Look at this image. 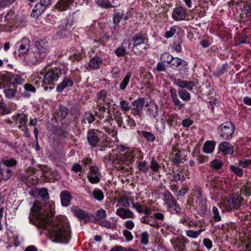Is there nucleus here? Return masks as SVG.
<instances>
[{"label": "nucleus", "instance_id": "f257e3e1", "mask_svg": "<svg viewBox=\"0 0 251 251\" xmlns=\"http://www.w3.org/2000/svg\"><path fill=\"white\" fill-rule=\"evenodd\" d=\"M29 220L35 226L47 230L50 240L57 243L68 244L71 239V229L65 218L52 219L55 210L54 202L50 201L42 207L36 201L30 209Z\"/></svg>", "mask_w": 251, "mask_h": 251}, {"label": "nucleus", "instance_id": "f03ea898", "mask_svg": "<svg viewBox=\"0 0 251 251\" xmlns=\"http://www.w3.org/2000/svg\"><path fill=\"white\" fill-rule=\"evenodd\" d=\"M116 153L110 155V159L113 162L119 164V167L124 168V164L128 165L133 163L136 159L143 158V153L137 148H126L123 145H118L115 148Z\"/></svg>", "mask_w": 251, "mask_h": 251}, {"label": "nucleus", "instance_id": "7ed1b4c3", "mask_svg": "<svg viewBox=\"0 0 251 251\" xmlns=\"http://www.w3.org/2000/svg\"><path fill=\"white\" fill-rule=\"evenodd\" d=\"M178 115L173 112L164 111L160 121H157L156 129L159 132H162L165 127V123L172 127H175L177 126V120Z\"/></svg>", "mask_w": 251, "mask_h": 251}, {"label": "nucleus", "instance_id": "20e7f679", "mask_svg": "<svg viewBox=\"0 0 251 251\" xmlns=\"http://www.w3.org/2000/svg\"><path fill=\"white\" fill-rule=\"evenodd\" d=\"M17 164L14 158L4 159L0 162V178L7 180L13 174L12 167Z\"/></svg>", "mask_w": 251, "mask_h": 251}, {"label": "nucleus", "instance_id": "39448f33", "mask_svg": "<svg viewBox=\"0 0 251 251\" xmlns=\"http://www.w3.org/2000/svg\"><path fill=\"white\" fill-rule=\"evenodd\" d=\"M218 130L221 137L225 140H229L234 131V126L231 122H226L221 125Z\"/></svg>", "mask_w": 251, "mask_h": 251}, {"label": "nucleus", "instance_id": "423d86ee", "mask_svg": "<svg viewBox=\"0 0 251 251\" xmlns=\"http://www.w3.org/2000/svg\"><path fill=\"white\" fill-rule=\"evenodd\" d=\"M242 199L238 194H234L228 200L223 202V206L226 211L232 208L237 209L241 205Z\"/></svg>", "mask_w": 251, "mask_h": 251}, {"label": "nucleus", "instance_id": "0eeeda50", "mask_svg": "<svg viewBox=\"0 0 251 251\" xmlns=\"http://www.w3.org/2000/svg\"><path fill=\"white\" fill-rule=\"evenodd\" d=\"M30 47V41L28 39L24 37L18 42L15 45V53L19 56L26 54Z\"/></svg>", "mask_w": 251, "mask_h": 251}, {"label": "nucleus", "instance_id": "6e6552de", "mask_svg": "<svg viewBox=\"0 0 251 251\" xmlns=\"http://www.w3.org/2000/svg\"><path fill=\"white\" fill-rule=\"evenodd\" d=\"M59 71L58 70H51L48 71L44 75L43 83L50 85L53 82L56 81L59 77Z\"/></svg>", "mask_w": 251, "mask_h": 251}, {"label": "nucleus", "instance_id": "1a4fd4ad", "mask_svg": "<svg viewBox=\"0 0 251 251\" xmlns=\"http://www.w3.org/2000/svg\"><path fill=\"white\" fill-rule=\"evenodd\" d=\"M172 154L173 162L175 164H179L183 162L185 157V150H180L176 146L173 147Z\"/></svg>", "mask_w": 251, "mask_h": 251}, {"label": "nucleus", "instance_id": "9d476101", "mask_svg": "<svg viewBox=\"0 0 251 251\" xmlns=\"http://www.w3.org/2000/svg\"><path fill=\"white\" fill-rule=\"evenodd\" d=\"M187 16L186 9L182 6L176 7L172 13V18L176 21L185 20Z\"/></svg>", "mask_w": 251, "mask_h": 251}, {"label": "nucleus", "instance_id": "9b49d317", "mask_svg": "<svg viewBox=\"0 0 251 251\" xmlns=\"http://www.w3.org/2000/svg\"><path fill=\"white\" fill-rule=\"evenodd\" d=\"M7 249H8L14 246L17 247L20 245V241L19 239L18 236L16 233L12 231H9L7 232Z\"/></svg>", "mask_w": 251, "mask_h": 251}, {"label": "nucleus", "instance_id": "f8f14e48", "mask_svg": "<svg viewBox=\"0 0 251 251\" xmlns=\"http://www.w3.org/2000/svg\"><path fill=\"white\" fill-rule=\"evenodd\" d=\"M101 133L98 130H93L88 132L87 134L88 141L91 146L95 147L98 145Z\"/></svg>", "mask_w": 251, "mask_h": 251}, {"label": "nucleus", "instance_id": "ddd939ff", "mask_svg": "<svg viewBox=\"0 0 251 251\" xmlns=\"http://www.w3.org/2000/svg\"><path fill=\"white\" fill-rule=\"evenodd\" d=\"M146 112L151 120H158L157 117L159 114V107L155 103L153 102L149 104Z\"/></svg>", "mask_w": 251, "mask_h": 251}, {"label": "nucleus", "instance_id": "4468645a", "mask_svg": "<svg viewBox=\"0 0 251 251\" xmlns=\"http://www.w3.org/2000/svg\"><path fill=\"white\" fill-rule=\"evenodd\" d=\"M174 84L179 88H185L190 91H192L193 88L195 86L193 81H185L180 79H175L174 80Z\"/></svg>", "mask_w": 251, "mask_h": 251}, {"label": "nucleus", "instance_id": "2eb2a0df", "mask_svg": "<svg viewBox=\"0 0 251 251\" xmlns=\"http://www.w3.org/2000/svg\"><path fill=\"white\" fill-rule=\"evenodd\" d=\"M72 212L80 220L87 222L89 220V216L84 210H81L76 206H74L71 208Z\"/></svg>", "mask_w": 251, "mask_h": 251}, {"label": "nucleus", "instance_id": "dca6fc26", "mask_svg": "<svg viewBox=\"0 0 251 251\" xmlns=\"http://www.w3.org/2000/svg\"><path fill=\"white\" fill-rule=\"evenodd\" d=\"M74 85L73 80L67 76L65 77L62 82L58 84L56 87V91L61 93L65 88L72 87Z\"/></svg>", "mask_w": 251, "mask_h": 251}, {"label": "nucleus", "instance_id": "f3484780", "mask_svg": "<svg viewBox=\"0 0 251 251\" xmlns=\"http://www.w3.org/2000/svg\"><path fill=\"white\" fill-rule=\"evenodd\" d=\"M96 102L97 104H109L110 100L107 97V92L105 90H102L97 93Z\"/></svg>", "mask_w": 251, "mask_h": 251}, {"label": "nucleus", "instance_id": "a211bd4d", "mask_svg": "<svg viewBox=\"0 0 251 251\" xmlns=\"http://www.w3.org/2000/svg\"><path fill=\"white\" fill-rule=\"evenodd\" d=\"M116 214L123 219L133 218L134 217L133 213L130 210L123 207L118 208Z\"/></svg>", "mask_w": 251, "mask_h": 251}, {"label": "nucleus", "instance_id": "6ab92c4d", "mask_svg": "<svg viewBox=\"0 0 251 251\" xmlns=\"http://www.w3.org/2000/svg\"><path fill=\"white\" fill-rule=\"evenodd\" d=\"M60 200L61 204L63 206L67 207L70 204L71 201L72 199L71 194L67 191H62L60 195Z\"/></svg>", "mask_w": 251, "mask_h": 251}, {"label": "nucleus", "instance_id": "aec40b11", "mask_svg": "<svg viewBox=\"0 0 251 251\" xmlns=\"http://www.w3.org/2000/svg\"><path fill=\"white\" fill-rule=\"evenodd\" d=\"M220 151L226 154H232L234 152L233 146H231L229 142H223L219 145Z\"/></svg>", "mask_w": 251, "mask_h": 251}, {"label": "nucleus", "instance_id": "412c9836", "mask_svg": "<svg viewBox=\"0 0 251 251\" xmlns=\"http://www.w3.org/2000/svg\"><path fill=\"white\" fill-rule=\"evenodd\" d=\"M102 62V58L98 56H95L90 60L89 66L93 70H97L100 67Z\"/></svg>", "mask_w": 251, "mask_h": 251}, {"label": "nucleus", "instance_id": "4be33fe9", "mask_svg": "<svg viewBox=\"0 0 251 251\" xmlns=\"http://www.w3.org/2000/svg\"><path fill=\"white\" fill-rule=\"evenodd\" d=\"M75 0H59L56 5V8L59 11L66 10L74 2Z\"/></svg>", "mask_w": 251, "mask_h": 251}, {"label": "nucleus", "instance_id": "5701e85b", "mask_svg": "<svg viewBox=\"0 0 251 251\" xmlns=\"http://www.w3.org/2000/svg\"><path fill=\"white\" fill-rule=\"evenodd\" d=\"M171 244L176 251H184L185 245L184 241L181 239L176 238L171 240Z\"/></svg>", "mask_w": 251, "mask_h": 251}, {"label": "nucleus", "instance_id": "b1692460", "mask_svg": "<svg viewBox=\"0 0 251 251\" xmlns=\"http://www.w3.org/2000/svg\"><path fill=\"white\" fill-rule=\"evenodd\" d=\"M46 9L45 6H43L40 2L36 4L34 7L31 13V16L33 18H38L44 12Z\"/></svg>", "mask_w": 251, "mask_h": 251}, {"label": "nucleus", "instance_id": "393cba45", "mask_svg": "<svg viewBox=\"0 0 251 251\" xmlns=\"http://www.w3.org/2000/svg\"><path fill=\"white\" fill-rule=\"evenodd\" d=\"M145 102L144 98L138 99L132 102V104L135 107V109L136 110L139 117H141V114L142 113Z\"/></svg>", "mask_w": 251, "mask_h": 251}, {"label": "nucleus", "instance_id": "a878e982", "mask_svg": "<svg viewBox=\"0 0 251 251\" xmlns=\"http://www.w3.org/2000/svg\"><path fill=\"white\" fill-rule=\"evenodd\" d=\"M216 142L213 140H208L206 141L203 147V152L207 154L212 153L215 149Z\"/></svg>", "mask_w": 251, "mask_h": 251}, {"label": "nucleus", "instance_id": "bb28decb", "mask_svg": "<svg viewBox=\"0 0 251 251\" xmlns=\"http://www.w3.org/2000/svg\"><path fill=\"white\" fill-rule=\"evenodd\" d=\"M191 194L200 201L201 202H205V199L202 196V189L201 188L195 186V188L192 190Z\"/></svg>", "mask_w": 251, "mask_h": 251}, {"label": "nucleus", "instance_id": "cd10ccee", "mask_svg": "<svg viewBox=\"0 0 251 251\" xmlns=\"http://www.w3.org/2000/svg\"><path fill=\"white\" fill-rule=\"evenodd\" d=\"M163 57H167L168 60L167 63L172 66L176 68L179 66L180 63H181V59L178 57H174L172 55L168 53H165L163 54Z\"/></svg>", "mask_w": 251, "mask_h": 251}, {"label": "nucleus", "instance_id": "c85d7f7f", "mask_svg": "<svg viewBox=\"0 0 251 251\" xmlns=\"http://www.w3.org/2000/svg\"><path fill=\"white\" fill-rule=\"evenodd\" d=\"M170 95L172 100L176 106H179L182 107L184 105V103H182L178 98L176 90L174 88H172L170 90Z\"/></svg>", "mask_w": 251, "mask_h": 251}, {"label": "nucleus", "instance_id": "c756f323", "mask_svg": "<svg viewBox=\"0 0 251 251\" xmlns=\"http://www.w3.org/2000/svg\"><path fill=\"white\" fill-rule=\"evenodd\" d=\"M3 92L6 98L12 99L16 95L17 91L15 88L8 87L5 88Z\"/></svg>", "mask_w": 251, "mask_h": 251}, {"label": "nucleus", "instance_id": "7c9ffc66", "mask_svg": "<svg viewBox=\"0 0 251 251\" xmlns=\"http://www.w3.org/2000/svg\"><path fill=\"white\" fill-rule=\"evenodd\" d=\"M15 119L18 122H19L21 124V126H19L20 128L21 126H26L27 122L28 121L27 117L26 115L23 114H18L17 115Z\"/></svg>", "mask_w": 251, "mask_h": 251}, {"label": "nucleus", "instance_id": "2f4dec72", "mask_svg": "<svg viewBox=\"0 0 251 251\" xmlns=\"http://www.w3.org/2000/svg\"><path fill=\"white\" fill-rule=\"evenodd\" d=\"M204 228H201L196 231L194 230H187L186 231V235L191 238H196L199 236L201 233L205 231Z\"/></svg>", "mask_w": 251, "mask_h": 251}, {"label": "nucleus", "instance_id": "473e14b6", "mask_svg": "<svg viewBox=\"0 0 251 251\" xmlns=\"http://www.w3.org/2000/svg\"><path fill=\"white\" fill-rule=\"evenodd\" d=\"M131 76L132 73L131 72H128L127 73L126 75L122 79L120 84V90H124L126 88V86L129 83V80Z\"/></svg>", "mask_w": 251, "mask_h": 251}, {"label": "nucleus", "instance_id": "72a5a7b5", "mask_svg": "<svg viewBox=\"0 0 251 251\" xmlns=\"http://www.w3.org/2000/svg\"><path fill=\"white\" fill-rule=\"evenodd\" d=\"M9 81L12 84H21L24 82V80L20 75L13 74L10 76Z\"/></svg>", "mask_w": 251, "mask_h": 251}, {"label": "nucleus", "instance_id": "f704fd0d", "mask_svg": "<svg viewBox=\"0 0 251 251\" xmlns=\"http://www.w3.org/2000/svg\"><path fill=\"white\" fill-rule=\"evenodd\" d=\"M145 38L140 34L136 35L132 39L134 47H137L145 43Z\"/></svg>", "mask_w": 251, "mask_h": 251}, {"label": "nucleus", "instance_id": "c9c22d12", "mask_svg": "<svg viewBox=\"0 0 251 251\" xmlns=\"http://www.w3.org/2000/svg\"><path fill=\"white\" fill-rule=\"evenodd\" d=\"M165 206L169 209H173L176 213H178L181 209L179 205L177 204V201L175 199L171 201L170 203L167 204Z\"/></svg>", "mask_w": 251, "mask_h": 251}, {"label": "nucleus", "instance_id": "e433bc0d", "mask_svg": "<svg viewBox=\"0 0 251 251\" xmlns=\"http://www.w3.org/2000/svg\"><path fill=\"white\" fill-rule=\"evenodd\" d=\"M25 60L28 65L34 64L37 62L35 53L33 52L27 53L25 57Z\"/></svg>", "mask_w": 251, "mask_h": 251}, {"label": "nucleus", "instance_id": "4c0bfd02", "mask_svg": "<svg viewBox=\"0 0 251 251\" xmlns=\"http://www.w3.org/2000/svg\"><path fill=\"white\" fill-rule=\"evenodd\" d=\"M175 231L176 229L175 227L169 225L168 224H164L163 225V228L161 229V231L163 234L165 233L167 234L169 233L175 234L176 233Z\"/></svg>", "mask_w": 251, "mask_h": 251}, {"label": "nucleus", "instance_id": "58836bf2", "mask_svg": "<svg viewBox=\"0 0 251 251\" xmlns=\"http://www.w3.org/2000/svg\"><path fill=\"white\" fill-rule=\"evenodd\" d=\"M106 108L102 105L97 104L95 109V115L99 118L102 119L104 117Z\"/></svg>", "mask_w": 251, "mask_h": 251}, {"label": "nucleus", "instance_id": "ea45409f", "mask_svg": "<svg viewBox=\"0 0 251 251\" xmlns=\"http://www.w3.org/2000/svg\"><path fill=\"white\" fill-rule=\"evenodd\" d=\"M93 197L99 201H102L104 199L103 192L100 189H95L93 191Z\"/></svg>", "mask_w": 251, "mask_h": 251}, {"label": "nucleus", "instance_id": "a19ab883", "mask_svg": "<svg viewBox=\"0 0 251 251\" xmlns=\"http://www.w3.org/2000/svg\"><path fill=\"white\" fill-rule=\"evenodd\" d=\"M241 193L246 196H250L251 195V184L246 182L241 189Z\"/></svg>", "mask_w": 251, "mask_h": 251}, {"label": "nucleus", "instance_id": "79ce46f5", "mask_svg": "<svg viewBox=\"0 0 251 251\" xmlns=\"http://www.w3.org/2000/svg\"><path fill=\"white\" fill-rule=\"evenodd\" d=\"M178 95L179 98L184 101H188L190 100V93L185 90H179L178 91Z\"/></svg>", "mask_w": 251, "mask_h": 251}, {"label": "nucleus", "instance_id": "37998d69", "mask_svg": "<svg viewBox=\"0 0 251 251\" xmlns=\"http://www.w3.org/2000/svg\"><path fill=\"white\" fill-rule=\"evenodd\" d=\"M212 218L214 221L218 222L221 221L222 218L220 214V212L217 207L213 206L212 209Z\"/></svg>", "mask_w": 251, "mask_h": 251}, {"label": "nucleus", "instance_id": "c03bdc74", "mask_svg": "<svg viewBox=\"0 0 251 251\" xmlns=\"http://www.w3.org/2000/svg\"><path fill=\"white\" fill-rule=\"evenodd\" d=\"M210 166L214 169L219 170L223 167V162L220 159H215L210 162Z\"/></svg>", "mask_w": 251, "mask_h": 251}, {"label": "nucleus", "instance_id": "a18cd8bd", "mask_svg": "<svg viewBox=\"0 0 251 251\" xmlns=\"http://www.w3.org/2000/svg\"><path fill=\"white\" fill-rule=\"evenodd\" d=\"M25 92L23 93V96L25 97H28L30 96V92L34 93L35 92L36 89L34 87L30 84H25L24 86Z\"/></svg>", "mask_w": 251, "mask_h": 251}, {"label": "nucleus", "instance_id": "49530a36", "mask_svg": "<svg viewBox=\"0 0 251 251\" xmlns=\"http://www.w3.org/2000/svg\"><path fill=\"white\" fill-rule=\"evenodd\" d=\"M175 199L172 194L168 191H165L163 193V200L165 202L164 206L167 204L170 203L171 201Z\"/></svg>", "mask_w": 251, "mask_h": 251}, {"label": "nucleus", "instance_id": "de8ad7c7", "mask_svg": "<svg viewBox=\"0 0 251 251\" xmlns=\"http://www.w3.org/2000/svg\"><path fill=\"white\" fill-rule=\"evenodd\" d=\"M101 175H88L87 177L89 181L92 184L98 183L100 180Z\"/></svg>", "mask_w": 251, "mask_h": 251}, {"label": "nucleus", "instance_id": "09e8293b", "mask_svg": "<svg viewBox=\"0 0 251 251\" xmlns=\"http://www.w3.org/2000/svg\"><path fill=\"white\" fill-rule=\"evenodd\" d=\"M185 179V177L184 176L183 173L181 171H178L174 173L172 180L177 182V181H183Z\"/></svg>", "mask_w": 251, "mask_h": 251}, {"label": "nucleus", "instance_id": "8fccbe9b", "mask_svg": "<svg viewBox=\"0 0 251 251\" xmlns=\"http://www.w3.org/2000/svg\"><path fill=\"white\" fill-rule=\"evenodd\" d=\"M150 235L148 231H144L141 233L140 235V240L142 244L147 245L149 243Z\"/></svg>", "mask_w": 251, "mask_h": 251}, {"label": "nucleus", "instance_id": "3c124183", "mask_svg": "<svg viewBox=\"0 0 251 251\" xmlns=\"http://www.w3.org/2000/svg\"><path fill=\"white\" fill-rule=\"evenodd\" d=\"M10 113V109L6 104L2 101H0V116L5 115Z\"/></svg>", "mask_w": 251, "mask_h": 251}, {"label": "nucleus", "instance_id": "603ef678", "mask_svg": "<svg viewBox=\"0 0 251 251\" xmlns=\"http://www.w3.org/2000/svg\"><path fill=\"white\" fill-rule=\"evenodd\" d=\"M94 116L90 112H86L85 113L83 117V121L86 123L91 124L95 120Z\"/></svg>", "mask_w": 251, "mask_h": 251}, {"label": "nucleus", "instance_id": "864d4df0", "mask_svg": "<svg viewBox=\"0 0 251 251\" xmlns=\"http://www.w3.org/2000/svg\"><path fill=\"white\" fill-rule=\"evenodd\" d=\"M96 3L99 6L103 8H109L113 7L108 0H98Z\"/></svg>", "mask_w": 251, "mask_h": 251}, {"label": "nucleus", "instance_id": "5fc2aeb1", "mask_svg": "<svg viewBox=\"0 0 251 251\" xmlns=\"http://www.w3.org/2000/svg\"><path fill=\"white\" fill-rule=\"evenodd\" d=\"M142 135L144 138H145L148 141L153 142L155 141V135L151 132L149 131H143Z\"/></svg>", "mask_w": 251, "mask_h": 251}, {"label": "nucleus", "instance_id": "6e6d98bb", "mask_svg": "<svg viewBox=\"0 0 251 251\" xmlns=\"http://www.w3.org/2000/svg\"><path fill=\"white\" fill-rule=\"evenodd\" d=\"M180 222L183 225L189 226H192L194 224V222L191 220L190 218L186 216L182 217L180 219Z\"/></svg>", "mask_w": 251, "mask_h": 251}, {"label": "nucleus", "instance_id": "4d7b16f0", "mask_svg": "<svg viewBox=\"0 0 251 251\" xmlns=\"http://www.w3.org/2000/svg\"><path fill=\"white\" fill-rule=\"evenodd\" d=\"M120 106H121L122 110L126 113L130 109V106L129 105V102L125 100H122L120 102Z\"/></svg>", "mask_w": 251, "mask_h": 251}, {"label": "nucleus", "instance_id": "13d9d810", "mask_svg": "<svg viewBox=\"0 0 251 251\" xmlns=\"http://www.w3.org/2000/svg\"><path fill=\"white\" fill-rule=\"evenodd\" d=\"M229 169L234 174L239 176H242L243 174V169L235 166L230 165L229 166Z\"/></svg>", "mask_w": 251, "mask_h": 251}, {"label": "nucleus", "instance_id": "bf43d9fd", "mask_svg": "<svg viewBox=\"0 0 251 251\" xmlns=\"http://www.w3.org/2000/svg\"><path fill=\"white\" fill-rule=\"evenodd\" d=\"M100 225L108 228H111L113 227V224L110 221L106 219H100L99 221Z\"/></svg>", "mask_w": 251, "mask_h": 251}, {"label": "nucleus", "instance_id": "052dcab7", "mask_svg": "<svg viewBox=\"0 0 251 251\" xmlns=\"http://www.w3.org/2000/svg\"><path fill=\"white\" fill-rule=\"evenodd\" d=\"M16 0H0V10H3L13 3Z\"/></svg>", "mask_w": 251, "mask_h": 251}, {"label": "nucleus", "instance_id": "680f3d73", "mask_svg": "<svg viewBox=\"0 0 251 251\" xmlns=\"http://www.w3.org/2000/svg\"><path fill=\"white\" fill-rule=\"evenodd\" d=\"M138 168L140 171L145 173H147L149 169L147 163L145 161L138 162Z\"/></svg>", "mask_w": 251, "mask_h": 251}, {"label": "nucleus", "instance_id": "e2e57ef3", "mask_svg": "<svg viewBox=\"0 0 251 251\" xmlns=\"http://www.w3.org/2000/svg\"><path fill=\"white\" fill-rule=\"evenodd\" d=\"M38 194L44 201H46L49 199L48 192L46 188H41L40 189L38 192Z\"/></svg>", "mask_w": 251, "mask_h": 251}, {"label": "nucleus", "instance_id": "0e129e2a", "mask_svg": "<svg viewBox=\"0 0 251 251\" xmlns=\"http://www.w3.org/2000/svg\"><path fill=\"white\" fill-rule=\"evenodd\" d=\"M160 167V166L155 160L154 159L151 160V162L150 168L153 172H157L159 170Z\"/></svg>", "mask_w": 251, "mask_h": 251}, {"label": "nucleus", "instance_id": "69168bd1", "mask_svg": "<svg viewBox=\"0 0 251 251\" xmlns=\"http://www.w3.org/2000/svg\"><path fill=\"white\" fill-rule=\"evenodd\" d=\"M176 29L173 26L170 28V30L167 31L164 34V37L166 38H169L173 37L176 33Z\"/></svg>", "mask_w": 251, "mask_h": 251}, {"label": "nucleus", "instance_id": "338daca9", "mask_svg": "<svg viewBox=\"0 0 251 251\" xmlns=\"http://www.w3.org/2000/svg\"><path fill=\"white\" fill-rule=\"evenodd\" d=\"M122 18V15L119 12H115L113 15V20L114 24L117 25Z\"/></svg>", "mask_w": 251, "mask_h": 251}, {"label": "nucleus", "instance_id": "774afa93", "mask_svg": "<svg viewBox=\"0 0 251 251\" xmlns=\"http://www.w3.org/2000/svg\"><path fill=\"white\" fill-rule=\"evenodd\" d=\"M132 208L135 209L139 213H142L144 211V207L140 205L139 203H132Z\"/></svg>", "mask_w": 251, "mask_h": 251}]
</instances>
